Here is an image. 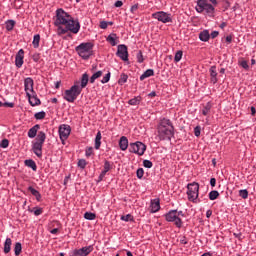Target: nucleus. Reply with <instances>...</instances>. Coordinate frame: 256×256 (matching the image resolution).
I'll use <instances>...</instances> for the list:
<instances>
[{"label": "nucleus", "mask_w": 256, "mask_h": 256, "mask_svg": "<svg viewBox=\"0 0 256 256\" xmlns=\"http://www.w3.org/2000/svg\"><path fill=\"white\" fill-rule=\"evenodd\" d=\"M41 42V35L36 34L33 37L32 45L34 49H39V43Z\"/></svg>", "instance_id": "28"}, {"label": "nucleus", "mask_w": 256, "mask_h": 256, "mask_svg": "<svg viewBox=\"0 0 256 256\" xmlns=\"http://www.w3.org/2000/svg\"><path fill=\"white\" fill-rule=\"evenodd\" d=\"M55 27H57V35H65L66 33H74L77 35L81 30V24L79 20H75L73 16L65 12L62 8L56 10V19L54 21Z\"/></svg>", "instance_id": "1"}, {"label": "nucleus", "mask_w": 256, "mask_h": 256, "mask_svg": "<svg viewBox=\"0 0 256 256\" xmlns=\"http://www.w3.org/2000/svg\"><path fill=\"white\" fill-rule=\"evenodd\" d=\"M14 28H15V20H7L6 31H13Z\"/></svg>", "instance_id": "35"}, {"label": "nucleus", "mask_w": 256, "mask_h": 256, "mask_svg": "<svg viewBox=\"0 0 256 256\" xmlns=\"http://www.w3.org/2000/svg\"><path fill=\"white\" fill-rule=\"evenodd\" d=\"M210 77H217V67L216 66L210 67Z\"/></svg>", "instance_id": "46"}, {"label": "nucleus", "mask_w": 256, "mask_h": 256, "mask_svg": "<svg viewBox=\"0 0 256 256\" xmlns=\"http://www.w3.org/2000/svg\"><path fill=\"white\" fill-rule=\"evenodd\" d=\"M210 37H211L212 39H215V38L219 37V32H218V31H213V32L210 34Z\"/></svg>", "instance_id": "57"}, {"label": "nucleus", "mask_w": 256, "mask_h": 256, "mask_svg": "<svg viewBox=\"0 0 256 256\" xmlns=\"http://www.w3.org/2000/svg\"><path fill=\"white\" fill-rule=\"evenodd\" d=\"M45 111H41V112H37L35 115H34V117H35V119H37V120H39V121H41V119H43L44 117H45Z\"/></svg>", "instance_id": "42"}, {"label": "nucleus", "mask_w": 256, "mask_h": 256, "mask_svg": "<svg viewBox=\"0 0 256 256\" xmlns=\"http://www.w3.org/2000/svg\"><path fill=\"white\" fill-rule=\"evenodd\" d=\"M219 197V191L217 190H212L210 193H209V199L210 201H215V199H217Z\"/></svg>", "instance_id": "37"}, {"label": "nucleus", "mask_w": 256, "mask_h": 256, "mask_svg": "<svg viewBox=\"0 0 256 256\" xmlns=\"http://www.w3.org/2000/svg\"><path fill=\"white\" fill-rule=\"evenodd\" d=\"M136 59L138 63H143V61H145V59L143 58V52L139 51L136 55Z\"/></svg>", "instance_id": "48"}, {"label": "nucleus", "mask_w": 256, "mask_h": 256, "mask_svg": "<svg viewBox=\"0 0 256 256\" xmlns=\"http://www.w3.org/2000/svg\"><path fill=\"white\" fill-rule=\"evenodd\" d=\"M251 115L252 116H255V114H256V109H255V107L254 106H251Z\"/></svg>", "instance_id": "64"}, {"label": "nucleus", "mask_w": 256, "mask_h": 256, "mask_svg": "<svg viewBox=\"0 0 256 256\" xmlns=\"http://www.w3.org/2000/svg\"><path fill=\"white\" fill-rule=\"evenodd\" d=\"M188 201L192 203H201L199 199V183L193 182L187 185Z\"/></svg>", "instance_id": "7"}, {"label": "nucleus", "mask_w": 256, "mask_h": 256, "mask_svg": "<svg viewBox=\"0 0 256 256\" xmlns=\"http://www.w3.org/2000/svg\"><path fill=\"white\" fill-rule=\"evenodd\" d=\"M46 139L47 135L45 134V132L40 131L36 137V142L32 144V151L39 159L43 157V145Z\"/></svg>", "instance_id": "5"}, {"label": "nucleus", "mask_w": 256, "mask_h": 256, "mask_svg": "<svg viewBox=\"0 0 256 256\" xmlns=\"http://www.w3.org/2000/svg\"><path fill=\"white\" fill-rule=\"evenodd\" d=\"M103 76V71L99 70L90 77V83H95L99 77Z\"/></svg>", "instance_id": "31"}, {"label": "nucleus", "mask_w": 256, "mask_h": 256, "mask_svg": "<svg viewBox=\"0 0 256 256\" xmlns=\"http://www.w3.org/2000/svg\"><path fill=\"white\" fill-rule=\"evenodd\" d=\"M0 147L2 149H7V147H9V140L8 139H3L2 142L0 143Z\"/></svg>", "instance_id": "49"}, {"label": "nucleus", "mask_w": 256, "mask_h": 256, "mask_svg": "<svg viewBox=\"0 0 256 256\" xmlns=\"http://www.w3.org/2000/svg\"><path fill=\"white\" fill-rule=\"evenodd\" d=\"M34 85H35V82L33 81V78L27 77L26 79H24V91L26 95L35 93V89L33 88Z\"/></svg>", "instance_id": "14"}, {"label": "nucleus", "mask_w": 256, "mask_h": 256, "mask_svg": "<svg viewBox=\"0 0 256 256\" xmlns=\"http://www.w3.org/2000/svg\"><path fill=\"white\" fill-rule=\"evenodd\" d=\"M78 167H80V169H85V167H87V161L85 159H80L78 161Z\"/></svg>", "instance_id": "43"}, {"label": "nucleus", "mask_w": 256, "mask_h": 256, "mask_svg": "<svg viewBox=\"0 0 256 256\" xmlns=\"http://www.w3.org/2000/svg\"><path fill=\"white\" fill-rule=\"evenodd\" d=\"M86 157H91L93 155V147H87L85 150Z\"/></svg>", "instance_id": "51"}, {"label": "nucleus", "mask_w": 256, "mask_h": 256, "mask_svg": "<svg viewBox=\"0 0 256 256\" xmlns=\"http://www.w3.org/2000/svg\"><path fill=\"white\" fill-rule=\"evenodd\" d=\"M137 9H139V4H134V5L131 7L130 11H131V13H135V11H137Z\"/></svg>", "instance_id": "56"}, {"label": "nucleus", "mask_w": 256, "mask_h": 256, "mask_svg": "<svg viewBox=\"0 0 256 256\" xmlns=\"http://www.w3.org/2000/svg\"><path fill=\"white\" fill-rule=\"evenodd\" d=\"M175 136V126L169 118H161L156 127V139L171 141Z\"/></svg>", "instance_id": "2"}, {"label": "nucleus", "mask_w": 256, "mask_h": 256, "mask_svg": "<svg viewBox=\"0 0 256 256\" xmlns=\"http://www.w3.org/2000/svg\"><path fill=\"white\" fill-rule=\"evenodd\" d=\"M97 215H95V213L92 212H85L84 214V219H87V221H95Z\"/></svg>", "instance_id": "34"}, {"label": "nucleus", "mask_w": 256, "mask_h": 256, "mask_svg": "<svg viewBox=\"0 0 256 256\" xmlns=\"http://www.w3.org/2000/svg\"><path fill=\"white\" fill-rule=\"evenodd\" d=\"M210 185H211V187H215V185H217V179L211 178L210 179Z\"/></svg>", "instance_id": "58"}, {"label": "nucleus", "mask_w": 256, "mask_h": 256, "mask_svg": "<svg viewBox=\"0 0 256 256\" xmlns=\"http://www.w3.org/2000/svg\"><path fill=\"white\" fill-rule=\"evenodd\" d=\"M145 151H147V145L143 144V142L141 141L130 143L129 145V153H134L139 157H142V155H145Z\"/></svg>", "instance_id": "9"}, {"label": "nucleus", "mask_w": 256, "mask_h": 256, "mask_svg": "<svg viewBox=\"0 0 256 256\" xmlns=\"http://www.w3.org/2000/svg\"><path fill=\"white\" fill-rule=\"evenodd\" d=\"M21 251H23V246L21 245V242H16L14 246V253L16 256L21 255Z\"/></svg>", "instance_id": "30"}, {"label": "nucleus", "mask_w": 256, "mask_h": 256, "mask_svg": "<svg viewBox=\"0 0 256 256\" xmlns=\"http://www.w3.org/2000/svg\"><path fill=\"white\" fill-rule=\"evenodd\" d=\"M197 13H205L208 17H215V6L209 0H197L195 7Z\"/></svg>", "instance_id": "3"}, {"label": "nucleus", "mask_w": 256, "mask_h": 256, "mask_svg": "<svg viewBox=\"0 0 256 256\" xmlns=\"http://www.w3.org/2000/svg\"><path fill=\"white\" fill-rule=\"evenodd\" d=\"M165 220L168 223H174V225L181 229L183 227V220L177 215V210H170L168 213L165 214Z\"/></svg>", "instance_id": "8"}, {"label": "nucleus", "mask_w": 256, "mask_h": 256, "mask_svg": "<svg viewBox=\"0 0 256 256\" xmlns=\"http://www.w3.org/2000/svg\"><path fill=\"white\" fill-rule=\"evenodd\" d=\"M136 175L138 179H143V175H145V170H143V168H139L136 171Z\"/></svg>", "instance_id": "45"}, {"label": "nucleus", "mask_w": 256, "mask_h": 256, "mask_svg": "<svg viewBox=\"0 0 256 256\" xmlns=\"http://www.w3.org/2000/svg\"><path fill=\"white\" fill-rule=\"evenodd\" d=\"M109 171H111V162H109V161H105L104 162V169L102 170V174L103 175H107V173H109Z\"/></svg>", "instance_id": "33"}, {"label": "nucleus", "mask_w": 256, "mask_h": 256, "mask_svg": "<svg viewBox=\"0 0 256 256\" xmlns=\"http://www.w3.org/2000/svg\"><path fill=\"white\" fill-rule=\"evenodd\" d=\"M211 215H213V211L207 210V211H206V217H207V219H209V218L211 217Z\"/></svg>", "instance_id": "63"}, {"label": "nucleus", "mask_w": 256, "mask_h": 256, "mask_svg": "<svg viewBox=\"0 0 256 256\" xmlns=\"http://www.w3.org/2000/svg\"><path fill=\"white\" fill-rule=\"evenodd\" d=\"M129 105H139L141 103V97H134L128 101Z\"/></svg>", "instance_id": "39"}, {"label": "nucleus", "mask_w": 256, "mask_h": 256, "mask_svg": "<svg viewBox=\"0 0 256 256\" xmlns=\"http://www.w3.org/2000/svg\"><path fill=\"white\" fill-rule=\"evenodd\" d=\"M233 41V36L228 35L226 36V43H231Z\"/></svg>", "instance_id": "60"}, {"label": "nucleus", "mask_w": 256, "mask_h": 256, "mask_svg": "<svg viewBox=\"0 0 256 256\" xmlns=\"http://www.w3.org/2000/svg\"><path fill=\"white\" fill-rule=\"evenodd\" d=\"M101 131H98L95 137V149H101Z\"/></svg>", "instance_id": "29"}, {"label": "nucleus", "mask_w": 256, "mask_h": 256, "mask_svg": "<svg viewBox=\"0 0 256 256\" xmlns=\"http://www.w3.org/2000/svg\"><path fill=\"white\" fill-rule=\"evenodd\" d=\"M28 97V101L31 105V107H37V105H41V100L37 97L36 92H32L29 95H26Z\"/></svg>", "instance_id": "16"}, {"label": "nucleus", "mask_w": 256, "mask_h": 256, "mask_svg": "<svg viewBox=\"0 0 256 256\" xmlns=\"http://www.w3.org/2000/svg\"><path fill=\"white\" fill-rule=\"evenodd\" d=\"M93 252V246H85L80 249H74L70 256H88L90 253Z\"/></svg>", "instance_id": "12"}, {"label": "nucleus", "mask_w": 256, "mask_h": 256, "mask_svg": "<svg viewBox=\"0 0 256 256\" xmlns=\"http://www.w3.org/2000/svg\"><path fill=\"white\" fill-rule=\"evenodd\" d=\"M24 165L32 169V171H37V164L33 161V159L25 160Z\"/></svg>", "instance_id": "27"}, {"label": "nucleus", "mask_w": 256, "mask_h": 256, "mask_svg": "<svg viewBox=\"0 0 256 256\" xmlns=\"http://www.w3.org/2000/svg\"><path fill=\"white\" fill-rule=\"evenodd\" d=\"M114 6L115 7H123V1H121V0L116 1Z\"/></svg>", "instance_id": "59"}, {"label": "nucleus", "mask_w": 256, "mask_h": 256, "mask_svg": "<svg viewBox=\"0 0 256 256\" xmlns=\"http://www.w3.org/2000/svg\"><path fill=\"white\" fill-rule=\"evenodd\" d=\"M143 166H144L146 169H151V167H153V162H151L150 160H144V161H143Z\"/></svg>", "instance_id": "47"}, {"label": "nucleus", "mask_w": 256, "mask_h": 256, "mask_svg": "<svg viewBox=\"0 0 256 256\" xmlns=\"http://www.w3.org/2000/svg\"><path fill=\"white\" fill-rule=\"evenodd\" d=\"M211 109H213V103L207 102L202 107V110H201L202 115H204V117H207V115L211 113Z\"/></svg>", "instance_id": "21"}, {"label": "nucleus", "mask_w": 256, "mask_h": 256, "mask_svg": "<svg viewBox=\"0 0 256 256\" xmlns=\"http://www.w3.org/2000/svg\"><path fill=\"white\" fill-rule=\"evenodd\" d=\"M109 27V23L107 21L100 22V29H107Z\"/></svg>", "instance_id": "53"}, {"label": "nucleus", "mask_w": 256, "mask_h": 256, "mask_svg": "<svg viewBox=\"0 0 256 256\" xmlns=\"http://www.w3.org/2000/svg\"><path fill=\"white\" fill-rule=\"evenodd\" d=\"M111 80V72H108L101 80V83L105 85V83H109Z\"/></svg>", "instance_id": "41"}, {"label": "nucleus", "mask_w": 256, "mask_h": 256, "mask_svg": "<svg viewBox=\"0 0 256 256\" xmlns=\"http://www.w3.org/2000/svg\"><path fill=\"white\" fill-rule=\"evenodd\" d=\"M153 75H155V71L153 69H148L140 76V81H145V79L153 77Z\"/></svg>", "instance_id": "25"}, {"label": "nucleus", "mask_w": 256, "mask_h": 256, "mask_svg": "<svg viewBox=\"0 0 256 256\" xmlns=\"http://www.w3.org/2000/svg\"><path fill=\"white\" fill-rule=\"evenodd\" d=\"M11 245H13V240H11V238H6L3 247V253H5V255L11 253Z\"/></svg>", "instance_id": "20"}, {"label": "nucleus", "mask_w": 256, "mask_h": 256, "mask_svg": "<svg viewBox=\"0 0 256 256\" xmlns=\"http://www.w3.org/2000/svg\"><path fill=\"white\" fill-rule=\"evenodd\" d=\"M210 38L211 35L209 34V30H204L199 34L200 41H203L204 43H207V41H209Z\"/></svg>", "instance_id": "24"}, {"label": "nucleus", "mask_w": 256, "mask_h": 256, "mask_svg": "<svg viewBox=\"0 0 256 256\" xmlns=\"http://www.w3.org/2000/svg\"><path fill=\"white\" fill-rule=\"evenodd\" d=\"M107 43H110L112 47H115L119 43V36L115 33H111L106 38Z\"/></svg>", "instance_id": "18"}, {"label": "nucleus", "mask_w": 256, "mask_h": 256, "mask_svg": "<svg viewBox=\"0 0 256 256\" xmlns=\"http://www.w3.org/2000/svg\"><path fill=\"white\" fill-rule=\"evenodd\" d=\"M119 147L121 151H127L129 147V139L126 136H122L119 140Z\"/></svg>", "instance_id": "19"}, {"label": "nucleus", "mask_w": 256, "mask_h": 256, "mask_svg": "<svg viewBox=\"0 0 256 256\" xmlns=\"http://www.w3.org/2000/svg\"><path fill=\"white\" fill-rule=\"evenodd\" d=\"M194 135L195 137H201V126H196L194 128Z\"/></svg>", "instance_id": "50"}, {"label": "nucleus", "mask_w": 256, "mask_h": 256, "mask_svg": "<svg viewBox=\"0 0 256 256\" xmlns=\"http://www.w3.org/2000/svg\"><path fill=\"white\" fill-rule=\"evenodd\" d=\"M116 55L122 61H129V52L127 51V46L124 44L118 45Z\"/></svg>", "instance_id": "13"}, {"label": "nucleus", "mask_w": 256, "mask_h": 256, "mask_svg": "<svg viewBox=\"0 0 256 256\" xmlns=\"http://www.w3.org/2000/svg\"><path fill=\"white\" fill-rule=\"evenodd\" d=\"M209 1H210V5H213V7H217V5L219 4L217 0H209Z\"/></svg>", "instance_id": "62"}, {"label": "nucleus", "mask_w": 256, "mask_h": 256, "mask_svg": "<svg viewBox=\"0 0 256 256\" xmlns=\"http://www.w3.org/2000/svg\"><path fill=\"white\" fill-rule=\"evenodd\" d=\"M181 59H183V52L181 50H178L175 53L174 61H175V63H179V61H181Z\"/></svg>", "instance_id": "38"}, {"label": "nucleus", "mask_w": 256, "mask_h": 256, "mask_svg": "<svg viewBox=\"0 0 256 256\" xmlns=\"http://www.w3.org/2000/svg\"><path fill=\"white\" fill-rule=\"evenodd\" d=\"M239 195L242 197V199H247V197H249V192L247 191V189L240 190Z\"/></svg>", "instance_id": "44"}, {"label": "nucleus", "mask_w": 256, "mask_h": 256, "mask_svg": "<svg viewBox=\"0 0 256 256\" xmlns=\"http://www.w3.org/2000/svg\"><path fill=\"white\" fill-rule=\"evenodd\" d=\"M23 59H25V50L20 49L15 56V65L18 69H21L23 67Z\"/></svg>", "instance_id": "15"}, {"label": "nucleus", "mask_w": 256, "mask_h": 256, "mask_svg": "<svg viewBox=\"0 0 256 256\" xmlns=\"http://www.w3.org/2000/svg\"><path fill=\"white\" fill-rule=\"evenodd\" d=\"M240 66H242L243 69H246V71L249 69V64L246 60L241 61Z\"/></svg>", "instance_id": "52"}, {"label": "nucleus", "mask_w": 256, "mask_h": 256, "mask_svg": "<svg viewBox=\"0 0 256 256\" xmlns=\"http://www.w3.org/2000/svg\"><path fill=\"white\" fill-rule=\"evenodd\" d=\"M39 124L34 125L32 128L29 129L28 131V137L30 139H35L37 137V131H39Z\"/></svg>", "instance_id": "22"}, {"label": "nucleus", "mask_w": 256, "mask_h": 256, "mask_svg": "<svg viewBox=\"0 0 256 256\" xmlns=\"http://www.w3.org/2000/svg\"><path fill=\"white\" fill-rule=\"evenodd\" d=\"M161 209V200L159 198L152 199L150 202V213H157Z\"/></svg>", "instance_id": "17"}, {"label": "nucleus", "mask_w": 256, "mask_h": 256, "mask_svg": "<svg viewBox=\"0 0 256 256\" xmlns=\"http://www.w3.org/2000/svg\"><path fill=\"white\" fill-rule=\"evenodd\" d=\"M2 107L13 108V107H15V103H13V102H5V103H2Z\"/></svg>", "instance_id": "54"}, {"label": "nucleus", "mask_w": 256, "mask_h": 256, "mask_svg": "<svg viewBox=\"0 0 256 256\" xmlns=\"http://www.w3.org/2000/svg\"><path fill=\"white\" fill-rule=\"evenodd\" d=\"M152 19H156L160 23H173V18L170 13L158 11L152 14Z\"/></svg>", "instance_id": "11"}, {"label": "nucleus", "mask_w": 256, "mask_h": 256, "mask_svg": "<svg viewBox=\"0 0 256 256\" xmlns=\"http://www.w3.org/2000/svg\"><path fill=\"white\" fill-rule=\"evenodd\" d=\"M58 133L62 145H65V141H67L71 135V126L67 124H61L58 128Z\"/></svg>", "instance_id": "10"}, {"label": "nucleus", "mask_w": 256, "mask_h": 256, "mask_svg": "<svg viewBox=\"0 0 256 256\" xmlns=\"http://www.w3.org/2000/svg\"><path fill=\"white\" fill-rule=\"evenodd\" d=\"M30 213H34L35 217H39V215H43V208L34 207L33 209L28 210Z\"/></svg>", "instance_id": "32"}, {"label": "nucleus", "mask_w": 256, "mask_h": 256, "mask_svg": "<svg viewBox=\"0 0 256 256\" xmlns=\"http://www.w3.org/2000/svg\"><path fill=\"white\" fill-rule=\"evenodd\" d=\"M79 84H74L70 89L64 91L63 99L68 103H75L77 97L81 95Z\"/></svg>", "instance_id": "6"}, {"label": "nucleus", "mask_w": 256, "mask_h": 256, "mask_svg": "<svg viewBox=\"0 0 256 256\" xmlns=\"http://www.w3.org/2000/svg\"><path fill=\"white\" fill-rule=\"evenodd\" d=\"M120 219H121V221H125L126 223H128V221H134L133 215H131V214L121 216Z\"/></svg>", "instance_id": "40"}, {"label": "nucleus", "mask_w": 256, "mask_h": 256, "mask_svg": "<svg viewBox=\"0 0 256 256\" xmlns=\"http://www.w3.org/2000/svg\"><path fill=\"white\" fill-rule=\"evenodd\" d=\"M93 47H94L93 43L83 42L80 45L76 46L75 51L76 53H78L81 59H84V61H87V59H89V57L93 55Z\"/></svg>", "instance_id": "4"}, {"label": "nucleus", "mask_w": 256, "mask_h": 256, "mask_svg": "<svg viewBox=\"0 0 256 256\" xmlns=\"http://www.w3.org/2000/svg\"><path fill=\"white\" fill-rule=\"evenodd\" d=\"M28 191H30L33 197H36V201H41V193L35 188H33V186H29Z\"/></svg>", "instance_id": "26"}, {"label": "nucleus", "mask_w": 256, "mask_h": 256, "mask_svg": "<svg viewBox=\"0 0 256 256\" xmlns=\"http://www.w3.org/2000/svg\"><path fill=\"white\" fill-rule=\"evenodd\" d=\"M127 79H129V76L127 74H121L118 80L119 85H125V83H127Z\"/></svg>", "instance_id": "36"}, {"label": "nucleus", "mask_w": 256, "mask_h": 256, "mask_svg": "<svg viewBox=\"0 0 256 256\" xmlns=\"http://www.w3.org/2000/svg\"><path fill=\"white\" fill-rule=\"evenodd\" d=\"M89 83V74L88 73H84L82 75L81 78V84L79 86V88L81 89V91H83V89H85L87 87V84Z\"/></svg>", "instance_id": "23"}, {"label": "nucleus", "mask_w": 256, "mask_h": 256, "mask_svg": "<svg viewBox=\"0 0 256 256\" xmlns=\"http://www.w3.org/2000/svg\"><path fill=\"white\" fill-rule=\"evenodd\" d=\"M180 243H181V245H187V243H189V241L187 240V237L182 236L180 238Z\"/></svg>", "instance_id": "55"}, {"label": "nucleus", "mask_w": 256, "mask_h": 256, "mask_svg": "<svg viewBox=\"0 0 256 256\" xmlns=\"http://www.w3.org/2000/svg\"><path fill=\"white\" fill-rule=\"evenodd\" d=\"M50 233L52 235H57V233H59V229L58 228H54V229L50 230Z\"/></svg>", "instance_id": "61"}]
</instances>
